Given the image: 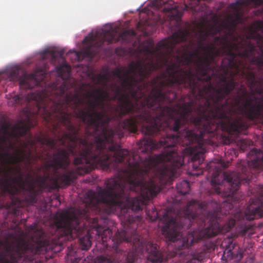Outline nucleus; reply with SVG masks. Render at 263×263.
<instances>
[{"mask_svg": "<svg viewBox=\"0 0 263 263\" xmlns=\"http://www.w3.org/2000/svg\"><path fill=\"white\" fill-rule=\"evenodd\" d=\"M263 0H237L227 8L218 25L196 28L190 24V89L194 99H263V21H257L245 35L251 7ZM263 16V6L253 11ZM228 99H231L228 98Z\"/></svg>", "mask_w": 263, "mask_h": 263, "instance_id": "f257e3e1", "label": "nucleus"}, {"mask_svg": "<svg viewBox=\"0 0 263 263\" xmlns=\"http://www.w3.org/2000/svg\"><path fill=\"white\" fill-rule=\"evenodd\" d=\"M209 205L195 200L183 209L152 208L146 214L152 221L159 220L162 234L177 250L189 248L194 242L210 238L219 233L229 232L235 221L231 216L224 223L219 222L216 211H210Z\"/></svg>", "mask_w": 263, "mask_h": 263, "instance_id": "f03ea898", "label": "nucleus"}, {"mask_svg": "<svg viewBox=\"0 0 263 263\" xmlns=\"http://www.w3.org/2000/svg\"><path fill=\"white\" fill-rule=\"evenodd\" d=\"M47 72L46 66L43 68H37L33 73L28 74L23 72L20 76L18 68H12L7 71V75L11 81L19 80L20 87L28 90L29 96L26 99H45L44 92L39 87L40 83L44 80Z\"/></svg>", "mask_w": 263, "mask_h": 263, "instance_id": "7ed1b4c3", "label": "nucleus"}, {"mask_svg": "<svg viewBox=\"0 0 263 263\" xmlns=\"http://www.w3.org/2000/svg\"><path fill=\"white\" fill-rule=\"evenodd\" d=\"M135 35V31L132 29L123 31L117 38L116 37V32L112 28L108 30L102 29L97 31L95 35L89 38V45L86 48L84 54L86 57L92 58L99 53L105 42H107L108 44L116 43L120 40L127 42L131 37Z\"/></svg>", "mask_w": 263, "mask_h": 263, "instance_id": "20e7f679", "label": "nucleus"}, {"mask_svg": "<svg viewBox=\"0 0 263 263\" xmlns=\"http://www.w3.org/2000/svg\"><path fill=\"white\" fill-rule=\"evenodd\" d=\"M223 249L221 259L227 262L232 259L235 261H239L243 257V250L234 241L232 237H227L221 244Z\"/></svg>", "mask_w": 263, "mask_h": 263, "instance_id": "39448f33", "label": "nucleus"}, {"mask_svg": "<svg viewBox=\"0 0 263 263\" xmlns=\"http://www.w3.org/2000/svg\"><path fill=\"white\" fill-rule=\"evenodd\" d=\"M187 9H191L197 17H204L211 14V10L205 4V0H192Z\"/></svg>", "mask_w": 263, "mask_h": 263, "instance_id": "423d86ee", "label": "nucleus"}, {"mask_svg": "<svg viewBox=\"0 0 263 263\" xmlns=\"http://www.w3.org/2000/svg\"><path fill=\"white\" fill-rule=\"evenodd\" d=\"M176 189L178 193L181 195L187 194L190 190L189 182L187 180H182L176 184Z\"/></svg>", "mask_w": 263, "mask_h": 263, "instance_id": "0eeeda50", "label": "nucleus"}, {"mask_svg": "<svg viewBox=\"0 0 263 263\" xmlns=\"http://www.w3.org/2000/svg\"><path fill=\"white\" fill-rule=\"evenodd\" d=\"M253 144V142L250 140L242 139L237 142V145L243 152L246 151L247 147Z\"/></svg>", "mask_w": 263, "mask_h": 263, "instance_id": "6e6552de", "label": "nucleus"}, {"mask_svg": "<svg viewBox=\"0 0 263 263\" xmlns=\"http://www.w3.org/2000/svg\"><path fill=\"white\" fill-rule=\"evenodd\" d=\"M29 192L30 196L28 198H26V201L28 203L33 204L36 202V194L34 193V189L32 186L29 187Z\"/></svg>", "mask_w": 263, "mask_h": 263, "instance_id": "1a4fd4ad", "label": "nucleus"}, {"mask_svg": "<svg viewBox=\"0 0 263 263\" xmlns=\"http://www.w3.org/2000/svg\"><path fill=\"white\" fill-rule=\"evenodd\" d=\"M72 246V245H71ZM68 252L67 253V257L68 259H70L71 261L74 262L76 261L78 258L75 257V254L76 253V251L75 249L73 248L72 246L70 248L68 247Z\"/></svg>", "mask_w": 263, "mask_h": 263, "instance_id": "9d476101", "label": "nucleus"}, {"mask_svg": "<svg viewBox=\"0 0 263 263\" xmlns=\"http://www.w3.org/2000/svg\"><path fill=\"white\" fill-rule=\"evenodd\" d=\"M17 167V166H15L13 168H9L7 169H3V168L0 167V176L3 174L2 178L1 179H3L4 178V176L6 173L9 174L11 176H12L11 175L12 170H13L14 171H15V173L17 174L16 176H17L18 175V173L17 172V171H16V170L15 168V167ZM18 167H20L19 166H18Z\"/></svg>", "mask_w": 263, "mask_h": 263, "instance_id": "9b49d317", "label": "nucleus"}, {"mask_svg": "<svg viewBox=\"0 0 263 263\" xmlns=\"http://www.w3.org/2000/svg\"><path fill=\"white\" fill-rule=\"evenodd\" d=\"M64 53V51L63 50H60L58 52L57 55H59L60 58H63Z\"/></svg>", "mask_w": 263, "mask_h": 263, "instance_id": "f8f14e48", "label": "nucleus"}, {"mask_svg": "<svg viewBox=\"0 0 263 263\" xmlns=\"http://www.w3.org/2000/svg\"><path fill=\"white\" fill-rule=\"evenodd\" d=\"M74 53H75V54H76V57H77V58H78V52H74Z\"/></svg>", "mask_w": 263, "mask_h": 263, "instance_id": "ddd939ff", "label": "nucleus"}, {"mask_svg": "<svg viewBox=\"0 0 263 263\" xmlns=\"http://www.w3.org/2000/svg\"><path fill=\"white\" fill-rule=\"evenodd\" d=\"M52 57H53V58H55V54H54V53H53V54H52Z\"/></svg>", "mask_w": 263, "mask_h": 263, "instance_id": "4468645a", "label": "nucleus"}, {"mask_svg": "<svg viewBox=\"0 0 263 263\" xmlns=\"http://www.w3.org/2000/svg\"><path fill=\"white\" fill-rule=\"evenodd\" d=\"M28 177H31V175H30V174H28Z\"/></svg>", "mask_w": 263, "mask_h": 263, "instance_id": "2eb2a0df", "label": "nucleus"}, {"mask_svg": "<svg viewBox=\"0 0 263 263\" xmlns=\"http://www.w3.org/2000/svg\"><path fill=\"white\" fill-rule=\"evenodd\" d=\"M87 40V37H86L85 39H84V41H86Z\"/></svg>", "mask_w": 263, "mask_h": 263, "instance_id": "dca6fc26", "label": "nucleus"}]
</instances>
